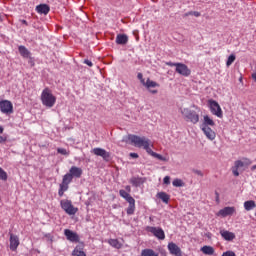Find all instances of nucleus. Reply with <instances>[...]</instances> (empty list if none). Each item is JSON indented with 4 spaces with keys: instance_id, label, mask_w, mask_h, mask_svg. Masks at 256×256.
<instances>
[{
    "instance_id": "1",
    "label": "nucleus",
    "mask_w": 256,
    "mask_h": 256,
    "mask_svg": "<svg viewBox=\"0 0 256 256\" xmlns=\"http://www.w3.org/2000/svg\"><path fill=\"white\" fill-rule=\"evenodd\" d=\"M41 101L44 107H48V109H51V107H54L55 103H57V97L53 95L51 89L45 88L41 93Z\"/></svg>"
},
{
    "instance_id": "2",
    "label": "nucleus",
    "mask_w": 256,
    "mask_h": 256,
    "mask_svg": "<svg viewBox=\"0 0 256 256\" xmlns=\"http://www.w3.org/2000/svg\"><path fill=\"white\" fill-rule=\"evenodd\" d=\"M180 113L183 115L185 121H189L190 123H193V125H197V122L199 121V114L195 112V110L180 108Z\"/></svg>"
},
{
    "instance_id": "3",
    "label": "nucleus",
    "mask_w": 256,
    "mask_h": 256,
    "mask_svg": "<svg viewBox=\"0 0 256 256\" xmlns=\"http://www.w3.org/2000/svg\"><path fill=\"white\" fill-rule=\"evenodd\" d=\"M251 161L249 160V158H243L242 160H236L234 162V166L231 168V171L234 175V177H239L240 173L239 171H241L243 169V167H249V165H251Z\"/></svg>"
},
{
    "instance_id": "4",
    "label": "nucleus",
    "mask_w": 256,
    "mask_h": 256,
    "mask_svg": "<svg viewBox=\"0 0 256 256\" xmlns=\"http://www.w3.org/2000/svg\"><path fill=\"white\" fill-rule=\"evenodd\" d=\"M128 139L129 141H131V143H133V145L135 147H139V148H145L146 145L151 143V140H149L146 137H140L137 135H128Z\"/></svg>"
},
{
    "instance_id": "5",
    "label": "nucleus",
    "mask_w": 256,
    "mask_h": 256,
    "mask_svg": "<svg viewBox=\"0 0 256 256\" xmlns=\"http://www.w3.org/2000/svg\"><path fill=\"white\" fill-rule=\"evenodd\" d=\"M208 107H209L212 115L219 117V119L223 118V110L221 109L219 102H217L213 99H210V100H208Z\"/></svg>"
},
{
    "instance_id": "6",
    "label": "nucleus",
    "mask_w": 256,
    "mask_h": 256,
    "mask_svg": "<svg viewBox=\"0 0 256 256\" xmlns=\"http://www.w3.org/2000/svg\"><path fill=\"white\" fill-rule=\"evenodd\" d=\"M60 206H61V209H63V211L67 213V215H75L77 211H79L78 208H75V206H73V203L71 202V200H68V199L61 200Z\"/></svg>"
},
{
    "instance_id": "7",
    "label": "nucleus",
    "mask_w": 256,
    "mask_h": 256,
    "mask_svg": "<svg viewBox=\"0 0 256 256\" xmlns=\"http://www.w3.org/2000/svg\"><path fill=\"white\" fill-rule=\"evenodd\" d=\"M146 231H148V233H152V235H154V237L160 241L165 240V231H163L160 227L148 226Z\"/></svg>"
},
{
    "instance_id": "8",
    "label": "nucleus",
    "mask_w": 256,
    "mask_h": 256,
    "mask_svg": "<svg viewBox=\"0 0 256 256\" xmlns=\"http://www.w3.org/2000/svg\"><path fill=\"white\" fill-rule=\"evenodd\" d=\"M0 111L4 115H11V113H13V103L9 100H1Z\"/></svg>"
},
{
    "instance_id": "9",
    "label": "nucleus",
    "mask_w": 256,
    "mask_h": 256,
    "mask_svg": "<svg viewBox=\"0 0 256 256\" xmlns=\"http://www.w3.org/2000/svg\"><path fill=\"white\" fill-rule=\"evenodd\" d=\"M175 71L178 75H182V77H189L191 75V69L183 63H177Z\"/></svg>"
},
{
    "instance_id": "10",
    "label": "nucleus",
    "mask_w": 256,
    "mask_h": 256,
    "mask_svg": "<svg viewBox=\"0 0 256 256\" xmlns=\"http://www.w3.org/2000/svg\"><path fill=\"white\" fill-rule=\"evenodd\" d=\"M91 153L96 155V157H102L104 161H109V159H111V153L107 152V150L103 148H94L91 150Z\"/></svg>"
},
{
    "instance_id": "11",
    "label": "nucleus",
    "mask_w": 256,
    "mask_h": 256,
    "mask_svg": "<svg viewBox=\"0 0 256 256\" xmlns=\"http://www.w3.org/2000/svg\"><path fill=\"white\" fill-rule=\"evenodd\" d=\"M143 86L146 87V89H148L149 93H152V95H157V93H159L158 90H153L155 87H159V83L149 78L144 82Z\"/></svg>"
},
{
    "instance_id": "12",
    "label": "nucleus",
    "mask_w": 256,
    "mask_h": 256,
    "mask_svg": "<svg viewBox=\"0 0 256 256\" xmlns=\"http://www.w3.org/2000/svg\"><path fill=\"white\" fill-rule=\"evenodd\" d=\"M64 235L68 241H71L72 243H78L79 241V235L76 232H73L69 229L64 230Z\"/></svg>"
},
{
    "instance_id": "13",
    "label": "nucleus",
    "mask_w": 256,
    "mask_h": 256,
    "mask_svg": "<svg viewBox=\"0 0 256 256\" xmlns=\"http://www.w3.org/2000/svg\"><path fill=\"white\" fill-rule=\"evenodd\" d=\"M19 236L10 233V250L11 251H17V247H19Z\"/></svg>"
},
{
    "instance_id": "14",
    "label": "nucleus",
    "mask_w": 256,
    "mask_h": 256,
    "mask_svg": "<svg viewBox=\"0 0 256 256\" xmlns=\"http://www.w3.org/2000/svg\"><path fill=\"white\" fill-rule=\"evenodd\" d=\"M201 130L210 141H214L215 137H217V134L215 131H213V129H211V127H201Z\"/></svg>"
},
{
    "instance_id": "15",
    "label": "nucleus",
    "mask_w": 256,
    "mask_h": 256,
    "mask_svg": "<svg viewBox=\"0 0 256 256\" xmlns=\"http://www.w3.org/2000/svg\"><path fill=\"white\" fill-rule=\"evenodd\" d=\"M235 213V207H225L218 212V217H228V215H233Z\"/></svg>"
},
{
    "instance_id": "16",
    "label": "nucleus",
    "mask_w": 256,
    "mask_h": 256,
    "mask_svg": "<svg viewBox=\"0 0 256 256\" xmlns=\"http://www.w3.org/2000/svg\"><path fill=\"white\" fill-rule=\"evenodd\" d=\"M69 173L71 174L72 178L75 177L76 179H80L81 175H83V169L77 166H72Z\"/></svg>"
},
{
    "instance_id": "17",
    "label": "nucleus",
    "mask_w": 256,
    "mask_h": 256,
    "mask_svg": "<svg viewBox=\"0 0 256 256\" xmlns=\"http://www.w3.org/2000/svg\"><path fill=\"white\" fill-rule=\"evenodd\" d=\"M220 235L224 241H233L235 239V233L229 232V230H220Z\"/></svg>"
},
{
    "instance_id": "18",
    "label": "nucleus",
    "mask_w": 256,
    "mask_h": 256,
    "mask_svg": "<svg viewBox=\"0 0 256 256\" xmlns=\"http://www.w3.org/2000/svg\"><path fill=\"white\" fill-rule=\"evenodd\" d=\"M168 250L170 251L171 255H176V256L181 255V248H179V246H177V244L173 242H170L168 244Z\"/></svg>"
},
{
    "instance_id": "19",
    "label": "nucleus",
    "mask_w": 256,
    "mask_h": 256,
    "mask_svg": "<svg viewBox=\"0 0 256 256\" xmlns=\"http://www.w3.org/2000/svg\"><path fill=\"white\" fill-rule=\"evenodd\" d=\"M128 42H129V37H127V35H125V34H118L116 36V43H117V45H127Z\"/></svg>"
},
{
    "instance_id": "20",
    "label": "nucleus",
    "mask_w": 256,
    "mask_h": 256,
    "mask_svg": "<svg viewBox=\"0 0 256 256\" xmlns=\"http://www.w3.org/2000/svg\"><path fill=\"white\" fill-rule=\"evenodd\" d=\"M37 13H40V15H47L50 11L49 5L47 4H40L36 7Z\"/></svg>"
},
{
    "instance_id": "21",
    "label": "nucleus",
    "mask_w": 256,
    "mask_h": 256,
    "mask_svg": "<svg viewBox=\"0 0 256 256\" xmlns=\"http://www.w3.org/2000/svg\"><path fill=\"white\" fill-rule=\"evenodd\" d=\"M201 127H215V121L206 115L204 116V122L202 123Z\"/></svg>"
},
{
    "instance_id": "22",
    "label": "nucleus",
    "mask_w": 256,
    "mask_h": 256,
    "mask_svg": "<svg viewBox=\"0 0 256 256\" xmlns=\"http://www.w3.org/2000/svg\"><path fill=\"white\" fill-rule=\"evenodd\" d=\"M129 206L126 210L127 215H133V213H135V198L134 199H130V201H128Z\"/></svg>"
},
{
    "instance_id": "23",
    "label": "nucleus",
    "mask_w": 256,
    "mask_h": 256,
    "mask_svg": "<svg viewBox=\"0 0 256 256\" xmlns=\"http://www.w3.org/2000/svg\"><path fill=\"white\" fill-rule=\"evenodd\" d=\"M201 251L204 255H215V248L213 246H203Z\"/></svg>"
},
{
    "instance_id": "24",
    "label": "nucleus",
    "mask_w": 256,
    "mask_h": 256,
    "mask_svg": "<svg viewBox=\"0 0 256 256\" xmlns=\"http://www.w3.org/2000/svg\"><path fill=\"white\" fill-rule=\"evenodd\" d=\"M255 207H256V203L253 200H248V201L244 202V209L246 211H253V209H255Z\"/></svg>"
},
{
    "instance_id": "25",
    "label": "nucleus",
    "mask_w": 256,
    "mask_h": 256,
    "mask_svg": "<svg viewBox=\"0 0 256 256\" xmlns=\"http://www.w3.org/2000/svg\"><path fill=\"white\" fill-rule=\"evenodd\" d=\"M130 183H131V185H133L134 187H140L141 185H143V178L132 177V178L130 179Z\"/></svg>"
},
{
    "instance_id": "26",
    "label": "nucleus",
    "mask_w": 256,
    "mask_h": 256,
    "mask_svg": "<svg viewBox=\"0 0 256 256\" xmlns=\"http://www.w3.org/2000/svg\"><path fill=\"white\" fill-rule=\"evenodd\" d=\"M73 256H87L85 252L83 251V248L81 246H76L75 249L72 252Z\"/></svg>"
},
{
    "instance_id": "27",
    "label": "nucleus",
    "mask_w": 256,
    "mask_h": 256,
    "mask_svg": "<svg viewBox=\"0 0 256 256\" xmlns=\"http://www.w3.org/2000/svg\"><path fill=\"white\" fill-rule=\"evenodd\" d=\"M141 256H159V254H157L155 250L147 248L142 250Z\"/></svg>"
},
{
    "instance_id": "28",
    "label": "nucleus",
    "mask_w": 256,
    "mask_h": 256,
    "mask_svg": "<svg viewBox=\"0 0 256 256\" xmlns=\"http://www.w3.org/2000/svg\"><path fill=\"white\" fill-rule=\"evenodd\" d=\"M18 51H19L20 55L23 56L26 59L30 55L29 50L25 46H19Z\"/></svg>"
},
{
    "instance_id": "29",
    "label": "nucleus",
    "mask_w": 256,
    "mask_h": 256,
    "mask_svg": "<svg viewBox=\"0 0 256 256\" xmlns=\"http://www.w3.org/2000/svg\"><path fill=\"white\" fill-rule=\"evenodd\" d=\"M119 195L120 197H122L123 199H125L127 202L130 201V199H134L131 194H129V192L125 191V190H120L119 191Z\"/></svg>"
},
{
    "instance_id": "30",
    "label": "nucleus",
    "mask_w": 256,
    "mask_h": 256,
    "mask_svg": "<svg viewBox=\"0 0 256 256\" xmlns=\"http://www.w3.org/2000/svg\"><path fill=\"white\" fill-rule=\"evenodd\" d=\"M157 197H158L159 199H161V201H163V203H169L170 197H169V195H168L167 193H165V192H159V193L157 194Z\"/></svg>"
},
{
    "instance_id": "31",
    "label": "nucleus",
    "mask_w": 256,
    "mask_h": 256,
    "mask_svg": "<svg viewBox=\"0 0 256 256\" xmlns=\"http://www.w3.org/2000/svg\"><path fill=\"white\" fill-rule=\"evenodd\" d=\"M108 243L109 245H111V247H114L115 249H121V247H123V245H121L119 243V240L117 239H110Z\"/></svg>"
},
{
    "instance_id": "32",
    "label": "nucleus",
    "mask_w": 256,
    "mask_h": 256,
    "mask_svg": "<svg viewBox=\"0 0 256 256\" xmlns=\"http://www.w3.org/2000/svg\"><path fill=\"white\" fill-rule=\"evenodd\" d=\"M71 181H73V176L70 173H67L63 176L62 183H64V185H69Z\"/></svg>"
},
{
    "instance_id": "33",
    "label": "nucleus",
    "mask_w": 256,
    "mask_h": 256,
    "mask_svg": "<svg viewBox=\"0 0 256 256\" xmlns=\"http://www.w3.org/2000/svg\"><path fill=\"white\" fill-rule=\"evenodd\" d=\"M173 187H183L185 183H183V180L176 178L172 182Z\"/></svg>"
},
{
    "instance_id": "34",
    "label": "nucleus",
    "mask_w": 256,
    "mask_h": 256,
    "mask_svg": "<svg viewBox=\"0 0 256 256\" xmlns=\"http://www.w3.org/2000/svg\"><path fill=\"white\" fill-rule=\"evenodd\" d=\"M235 59H236L235 54H231L227 59L226 66L231 67V65L235 63Z\"/></svg>"
},
{
    "instance_id": "35",
    "label": "nucleus",
    "mask_w": 256,
    "mask_h": 256,
    "mask_svg": "<svg viewBox=\"0 0 256 256\" xmlns=\"http://www.w3.org/2000/svg\"><path fill=\"white\" fill-rule=\"evenodd\" d=\"M144 149L148 153V155H151V157H154L155 152L151 149V142L146 144L144 146Z\"/></svg>"
},
{
    "instance_id": "36",
    "label": "nucleus",
    "mask_w": 256,
    "mask_h": 256,
    "mask_svg": "<svg viewBox=\"0 0 256 256\" xmlns=\"http://www.w3.org/2000/svg\"><path fill=\"white\" fill-rule=\"evenodd\" d=\"M0 179L2 181H7V172L3 170V168L0 167Z\"/></svg>"
},
{
    "instance_id": "37",
    "label": "nucleus",
    "mask_w": 256,
    "mask_h": 256,
    "mask_svg": "<svg viewBox=\"0 0 256 256\" xmlns=\"http://www.w3.org/2000/svg\"><path fill=\"white\" fill-rule=\"evenodd\" d=\"M4 131H5V128H3V126H0V143H5V141H7V138L1 136L3 135Z\"/></svg>"
},
{
    "instance_id": "38",
    "label": "nucleus",
    "mask_w": 256,
    "mask_h": 256,
    "mask_svg": "<svg viewBox=\"0 0 256 256\" xmlns=\"http://www.w3.org/2000/svg\"><path fill=\"white\" fill-rule=\"evenodd\" d=\"M57 153L60 155H69V151H67L65 148H57Z\"/></svg>"
},
{
    "instance_id": "39",
    "label": "nucleus",
    "mask_w": 256,
    "mask_h": 256,
    "mask_svg": "<svg viewBox=\"0 0 256 256\" xmlns=\"http://www.w3.org/2000/svg\"><path fill=\"white\" fill-rule=\"evenodd\" d=\"M153 157H155V159H158L159 161H167V158L163 157L161 154H157V152H155Z\"/></svg>"
},
{
    "instance_id": "40",
    "label": "nucleus",
    "mask_w": 256,
    "mask_h": 256,
    "mask_svg": "<svg viewBox=\"0 0 256 256\" xmlns=\"http://www.w3.org/2000/svg\"><path fill=\"white\" fill-rule=\"evenodd\" d=\"M69 189V184H65L64 182H62L61 184H60V190H62V191H67Z\"/></svg>"
},
{
    "instance_id": "41",
    "label": "nucleus",
    "mask_w": 256,
    "mask_h": 256,
    "mask_svg": "<svg viewBox=\"0 0 256 256\" xmlns=\"http://www.w3.org/2000/svg\"><path fill=\"white\" fill-rule=\"evenodd\" d=\"M164 185H171V177L165 176L163 179Z\"/></svg>"
},
{
    "instance_id": "42",
    "label": "nucleus",
    "mask_w": 256,
    "mask_h": 256,
    "mask_svg": "<svg viewBox=\"0 0 256 256\" xmlns=\"http://www.w3.org/2000/svg\"><path fill=\"white\" fill-rule=\"evenodd\" d=\"M139 81L141 82L142 85H145V78H143V74L142 73H138L137 75Z\"/></svg>"
},
{
    "instance_id": "43",
    "label": "nucleus",
    "mask_w": 256,
    "mask_h": 256,
    "mask_svg": "<svg viewBox=\"0 0 256 256\" xmlns=\"http://www.w3.org/2000/svg\"><path fill=\"white\" fill-rule=\"evenodd\" d=\"M222 256H237L233 251H226L222 254Z\"/></svg>"
},
{
    "instance_id": "44",
    "label": "nucleus",
    "mask_w": 256,
    "mask_h": 256,
    "mask_svg": "<svg viewBox=\"0 0 256 256\" xmlns=\"http://www.w3.org/2000/svg\"><path fill=\"white\" fill-rule=\"evenodd\" d=\"M85 65H88V67H93V62H91L90 60H84Z\"/></svg>"
},
{
    "instance_id": "45",
    "label": "nucleus",
    "mask_w": 256,
    "mask_h": 256,
    "mask_svg": "<svg viewBox=\"0 0 256 256\" xmlns=\"http://www.w3.org/2000/svg\"><path fill=\"white\" fill-rule=\"evenodd\" d=\"M166 65H168V67H176L177 68V63L166 62Z\"/></svg>"
},
{
    "instance_id": "46",
    "label": "nucleus",
    "mask_w": 256,
    "mask_h": 256,
    "mask_svg": "<svg viewBox=\"0 0 256 256\" xmlns=\"http://www.w3.org/2000/svg\"><path fill=\"white\" fill-rule=\"evenodd\" d=\"M192 15H193L194 17H201V12L192 11Z\"/></svg>"
},
{
    "instance_id": "47",
    "label": "nucleus",
    "mask_w": 256,
    "mask_h": 256,
    "mask_svg": "<svg viewBox=\"0 0 256 256\" xmlns=\"http://www.w3.org/2000/svg\"><path fill=\"white\" fill-rule=\"evenodd\" d=\"M130 157H132V159H138L139 158V154H137V153H130Z\"/></svg>"
},
{
    "instance_id": "48",
    "label": "nucleus",
    "mask_w": 256,
    "mask_h": 256,
    "mask_svg": "<svg viewBox=\"0 0 256 256\" xmlns=\"http://www.w3.org/2000/svg\"><path fill=\"white\" fill-rule=\"evenodd\" d=\"M65 193V191L64 190H61L60 188H59V191H58V195L60 196V197H63V194Z\"/></svg>"
},
{
    "instance_id": "49",
    "label": "nucleus",
    "mask_w": 256,
    "mask_h": 256,
    "mask_svg": "<svg viewBox=\"0 0 256 256\" xmlns=\"http://www.w3.org/2000/svg\"><path fill=\"white\" fill-rule=\"evenodd\" d=\"M195 173H196V175L203 177V172H201L200 170H196Z\"/></svg>"
},
{
    "instance_id": "50",
    "label": "nucleus",
    "mask_w": 256,
    "mask_h": 256,
    "mask_svg": "<svg viewBox=\"0 0 256 256\" xmlns=\"http://www.w3.org/2000/svg\"><path fill=\"white\" fill-rule=\"evenodd\" d=\"M125 189L128 193H131V186H126Z\"/></svg>"
},
{
    "instance_id": "51",
    "label": "nucleus",
    "mask_w": 256,
    "mask_h": 256,
    "mask_svg": "<svg viewBox=\"0 0 256 256\" xmlns=\"http://www.w3.org/2000/svg\"><path fill=\"white\" fill-rule=\"evenodd\" d=\"M189 15H193V11L187 12V13L185 14V17H189Z\"/></svg>"
},
{
    "instance_id": "52",
    "label": "nucleus",
    "mask_w": 256,
    "mask_h": 256,
    "mask_svg": "<svg viewBox=\"0 0 256 256\" xmlns=\"http://www.w3.org/2000/svg\"><path fill=\"white\" fill-rule=\"evenodd\" d=\"M21 23H23V25H28V23L26 22V20H21Z\"/></svg>"
},
{
    "instance_id": "53",
    "label": "nucleus",
    "mask_w": 256,
    "mask_h": 256,
    "mask_svg": "<svg viewBox=\"0 0 256 256\" xmlns=\"http://www.w3.org/2000/svg\"><path fill=\"white\" fill-rule=\"evenodd\" d=\"M256 170V165L251 167V171H255Z\"/></svg>"
},
{
    "instance_id": "54",
    "label": "nucleus",
    "mask_w": 256,
    "mask_h": 256,
    "mask_svg": "<svg viewBox=\"0 0 256 256\" xmlns=\"http://www.w3.org/2000/svg\"><path fill=\"white\" fill-rule=\"evenodd\" d=\"M216 196H217V199H219V194L218 193H216Z\"/></svg>"
},
{
    "instance_id": "55",
    "label": "nucleus",
    "mask_w": 256,
    "mask_h": 256,
    "mask_svg": "<svg viewBox=\"0 0 256 256\" xmlns=\"http://www.w3.org/2000/svg\"><path fill=\"white\" fill-rule=\"evenodd\" d=\"M0 21H3V18L1 17V15H0Z\"/></svg>"
}]
</instances>
